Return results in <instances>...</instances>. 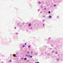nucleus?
Here are the masks:
<instances>
[{
  "mask_svg": "<svg viewBox=\"0 0 63 63\" xmlns=\"http://www.w3.org/2000/svg\"><path fill=\"white\" fill-rule=\"evenodd\" d=\"M48 55H49V54H48Z\"/></svg>",
  "mask_w": 63,
  "mask_h": 63,
  "instance_id": "cd10ccee",
  "label": "nucleus"
},
{
  "mask_svg": "<svg viewBox=\"0 0 63 63\" xmlns=\"http://www.w3.org/2000/svg\"><path fill=\"white\" fill-rule=\"evenodd\" d=\"M25 56H26V57H30V55H28L27 54H26V55H25Z\"/></svg>",
  "mask_w": 63,
  "mask_h": 63,
  "instance_id": "f257e3e1",
  "label": "nucleus"
},
{
  "mask_svg": "<svg viewBox=\"0 0 63 63\" xmlns=\"http://www.w3.org/2000/svg\"><path fill=\"white\" fill-rule=\"evenodd\" d=\"M16 35H18V33H16Z\"/></svg>",
  "mask_w": 63,
  "mask_h": 63,
  "instance_id": "4be33fe9",
  "label": "nucleus"
},
{
  "mask_svg": "<svg viewBox=\"0 0 63 63\" xmlns=\"http://www.w3.org/2000/svg\"><path fill=\"white\" fill-rule=\"evenodd\" d=\"M51 17H52L51 16H49V18H51Z\"/></svg>",
  "mask_w": 63,
  "mask_h": 63,
  "instance_id": "423d86ee",
  "label": "nucleus"
},
{
  "mask_svg": "<svg viewBox=\"0 0 63 63\" xmlns=\"http://www.w3.org/2000/svg\"><path fill=\"white\" fill-rule=\"evenodd\" d=\"M33 53V52H31V53Z\"/></svg>",
  "mask_w": 63,
  "mask_h": 63,
  "instance_id": "bb28decb",
  "label": "nucleus"
},
{
  "mask_svg": "<svg viewBox=\"0 0 63 63\" xmlns=\"http://www.w3.org/2000/svg\"><path fill=\"white\" fill-rule=\"evenodd\" d=\"M59 58H58V59H56V60H58H58H59Z\"/></svg>",
  "mask_w": 63,
  "mask_h": 63,
  "instance_id": "4468645a",
  "label": "nucleus"
},
{
  "mask_svg": "<svg viewBox=\"0 0 63 63\" xmlns=\"http://www.w3.org/2000/svg\"><path fill=\"white\" fill-rule=\"evenodd\" d=\"M54 7H56V5L55 4V5H54Z\"/></svg>",
  "mask_w": 63,
  "mask_h": 63,
  "instance_id": "dca6fc26",
  "label": "nucleus"
},
{
  "mask_svg": "<svg viewBox=\"0 0 63 63\" xmlns=\"http://www.w3.org/2000/svg\"><path fill=\"white\" fill-rule=\"evenodd\" d=\"M44 9L45 10H46V8H45Z\"/></svg>",
  "mask_w": 63,
  "mask_h": 63,
  "instance_id": "c756f323",
  "label": "nucleus"
},
{
  "mask_svg": "<svg viewBox=\"0 0 63 63\" xmlns=\"http://www.w3.org/2000/svg\"><path fill=\"white\" fill-rule=\"evenodd\" d=\"M14 29H16V27H15Z\"/></svg>",
  "mask_w": 63,
  "mask_h": 63,
  "instance_id": "72a5a7b5",
  "label": "nucleus"
},
{
  "mask_svg": "<svg viewBox=\"0 0 63 63\" xmlns=\"http://www.w3.org/2000/svg\"><path fill=\"white\" fill-rule=\"evenodd\" d=\"M2 63H3V62H2Z\"/></svg>",
  "mask_w": 63,
  "mask_h": 63,
  "instance_id": "e433bc0d",
  "label": "nucleus"
},
{
  "mask_svg": "<svg viewBox=\"0 0 63 63\" xmlns=\"http://www.w3.org/2000/svg\"><path fill=\"white\" fill-rule=\"evenodd\" d=\"M16 57H17V56H16Z\"/></svg>",
  "mask_w": 63,
  "mask_h": 63,
  "instance_id": "f704fd0d",
  "label": "nucleus"
},
{
  "mask_svg": "<svg viewBox=\"0 0 63 63\" xmlns=\"http://www.w3.org/2000/svg\"><path fill=\"white\" fill-rule=\"evenodd\" d=\"M35 63H39V62H35Z\"/></svg>",
  "mask_w": 63,
  "mask_h": 63,
  "instance_id": "6ab92c4d",
  "label": "nucleus"
},
{
  "mask_svg": "<svg viewBox=\"0 0 63 63\" xmlns=\"http://www.w3.org/2000/svg\"><path fill=\"white\" fill-rule=\"evenodd\" d=\"M31 26V23H30L29 24V27H30Z\"/></svg>",
  "mask_w": 63,
  "mask_h": 63,
  "instance_id": "7ed1b4c3",
  "label": "nucleus"
},
{
  "mask_svg": "<svg viewBox=\"0 0 63 63\" xmlns=\"http://www.w3.org/2000/svg\"><path fill=\"white\" fill-rule=\"evenodd\" d=\"M58 17H59V16H58L57 17V18H58Z\"/></svg>",
  "mask_w": 63,
  "mask_h": 63,
  "instance_id": "473e14b6",
  "label": "nucleus"
},
{
  "mask_svg": "<svg viewBox=\"0 0 63 63\" xmlns=\"http://www.w3.org/2000/svg\"><path fill=\"white\" fill-rule=\"evenodd\" d=\"M40 13H42V12H40Z\"/></svg>",
  "mask_w": 63,
  "mask_h": 63,
  "instance_id": "c9c22d12",
  "label": "nucleus"
},
{
  "mask_svg": "<svg viewBox=\"0 0 63 63\" xmlns=\"http://www.w3.org/2000/svg\"><path fill=\"white\" fill-rule=\"evenodd\" d=\"M56 54H57V52H56Z\"/></svg>",
  "mask_w": 63,
  "mask_h": 63,
  "instance_id": "5701e85b",
  "label": "nucleus"
},
{
  "mask_svg": "<svg viewBox=\"0 0 63 63\" xmlns=\"http://www.w3.org/2000/svg\"><path fill=\"white\" fill-rule=\"evenodd\" d=\"M50 49L51 50V49H52V48H50Z\"/></svg>",
  "mask_w": 63,
  "mask_h": 63,
  "instance_id": "c85d7f7f",
  "label": "nucleus"
},
{
  "mask_svg": "<svg viewBox=\"0 0 63 63\" xmlns=\"http://www.w3.org/2000/svg\"><path fill=\"white\" fill-rule=\"evenodd\" d=\"M10 62H12V60H10Z\"/></svg>",
  "mask_w": 63,
  "mask_h": 63,
  "instance_id": "412c9836",
  "label": "nucleus"
},
{
  "mask_svg": "<svg viewBox=\"0 0 63 63\" xmlns=\"http://www.w3.org/2000/svg\"><path fill=\"white\" fill-rule=\"evenodd\" d=\"M25 47V46L24 45L22 46L23 47Z\"/></svg>",
  "mask_w": 63,
  "mask_h": 63,
  "instance_id": "9b49d317",
  "label": "nucleus"
},
{
  "mask_svg": "<svg viewBox=\"0 0 63 63\" xmlns=\"http://www.w3.org/2000/svg\"><path fill=\"white\" fill-rule=\"evenodd\" d=\"M50 38L49 37L48 38V40H50Z\"/></svg>",
  "mask_w": 63,
  "mask_h": 63,
  "instance_id": "b1692460",
  "label": "nucleus"
},
{
  "mask_svg": "<svg viewBox=\"0 0 63 63\" xmlns=\"http://www.w3.org/2000/svg\"><path fill=\"white\" fill-rule=\"evenodd\" d=\"M10 55L11 56V55Z\"/></svg>",
  "mask_w": 63,
  "mask_h": 63,
  "instance_id": "ea45409f",
  "label": "nucleus"
},
{
  "mask_svg": "<svg viewBox=\"0 0 63 63\" xmlns=\"http://www.w3.org/2000/svg\"><path fill=\"white\" fill-rule=\"evenodd\" d=\"M37 54H38L37 53H36L35 54V55H37Z\"/></svg>",
  "mask_w": 63,
  "mask_h": 63,
  "instance_id": "aec40b11",
  "label": "nucleus"
},
{
  "mask_svg": "<svg viewBox=\"0 0 63 63\" xmlns=\"http://www.w3.org/2000/svg\"><path fill=\"white\" fill-rule=\"evenodd\" d=\"M54 51H54V50L52 51L51 52L52 53H54Z\"/></svg>",
  "mask_w": 63,
  "mask_h": 63,
  "instance_id": "20e7f679",
  "label": "nucleus"
},
{
  "mask_svg": "<svg viewBox=\"0 0 63 63\" xmlns=\"http://www.w3.org/2000/svg\"><path fill=\"white\" fill-rule=\"evenodd\" d=\"M45 25V24H43V26H44Z\"/></svg>",
  "mask_w": 63,
  "mask_h": 63,
  "instance_id": "a878e982",
  "label": "nucleus"
},
{
  "mask_svg": "<svg viewBox=\"0 0 63 63\" xmlns=\"http://www.w3.org/2000/svg\"><path fill=\"white\" fill-rule=\"evenodd\" d=\"M41 7H42V6H41Z\"/></svg>",
  "mask_w": 63,
  "mask_h": 63,
  "instance_id": "58836bf2",
  "label": "nucleus"
},
{
  "mask_svg": "<svg viewBox=\"0 0 63 63\" xmlns=\"http://www.w3.org/2000/svg\"><path fill=\"white\" fill-rule=\"evenodd\" d=\"M30 58H32V56H30Z\"/></svg>",
  "mask_w": 63,
  "mask_h": 63,
  "instance_id": "ddd939ff",
  "label": "nucleus"
},
{
  "mask_svg": "<svg viewBox=\"0 0 63 63\" xmlns=\"http://www.w3.org/2000/svg\"><path fill=\"white\" fill-rule=\"evenodd\" d=\"M26 59H27V58H24V60H26Z\"/></svg>",
  "mask_w": 63,
  "mask_h": 63,
  "instance_id": "6e6552de",
  "label": "nucleus"
},
{
  "mask_svg": "<svg viewBox=\"0 0 63 63\" xmlns=\"http://www.w3.org/2000/svg\"><path fill=\"white\" fill-rule=\"evenodd\" d=\"M17 63H19V62H18Z\"/></svg>",
  "mask_w": 63,
  "mask_h": 63,
  "instance_id": "4c0bfd02",
  "label": "nucleus"
},
{
  "mask_svg": "<svg viewBox=\"0 0 63 63\" xmlns=\"http://www.w3.org/2000/svg\"><path fill=\"white\" fill-rule=\"evenodd\" d=\"M27 53H28V54H29V52H27Z\"/></svg>",
  "mask_w": 63,
  "mask_h": 63,
  "instance_id": "f3484780",
  "label": "nucleus"
},
{
  "mask_svg": "<svg viewBox=\"0 0 63 63\" xmlns=\"http://www.w3.org/2000/svg\"><path fill=\"white\" fill-rule=\"evenodd\" d=\"M24 59V58L22 57L21 58V60H23Z\"/></svg>",
  "mask_w": 63,
  "mask_h": 63,
  "instance_id": "1a4fd4ad",
  "label": "nucleus"
},
{
  "mask_svg": "<svg viewBox=\"0 0 63 63\" xmlns=\"http://www.w3.org/2000/svg\"><path fill=\"white\" fill-rule=\"evenodd\" d=\"M48 13L49 14H50V11H49L48 12Z\"/></svg>",
  "mask_w": 63,
  "mask_h": 63,
  "instance_id": "2eb2a0df",
  "label": "nucleus"
},
{
  "mask_svg": "<svg viewBox=\"0 0 63 63\" xmlns=\"http://www.w3.org/2000/svg\"><path fill=\"white\" fill-rule=\"evenodd\" d=\"M43 17H44V18L46 17V16H43Z\"/></svg>",
  "mask_w": 63,
  "mask_h": 63,
  "instance_id": "0eeeda50",
  "label": "nucleus"
},
{
  "mask_svg": "<svg viewBox=\"0 0 63 63\" xmlns=\"http://www.w3.org/2000/svg\"><path fill=\"white\" fill-rule=\"evenodd\" d=\"M38 3H39V4H41V2L39 1L38 2Z\"/></svg>",
  "mask_w": 63,
  "mask_h": 63,
  "instance_id": "9d476101",
  "label": "nucleus"
},
{
  "mask_svg": "<svg viewBox=\"0 0 63 63\" xmlns=\"http://www.w3.org/2000/svg\"><path fill=\"white\" fill-rule=\"evenodd\" d=\"M28 47L29 48H30V46H28Z\"/></svg>",
  "mask_w": 63,
  "mask_h": 63,
  "instance_id": "f8f14e48",
  "label": "nucleus"
},
{
  "mask_svg": "<svg viewBox=\"0 0 63 63\" xmlns=\"http://www.w3.org/2000/svg\"><path fill=\"white\" fill-rule=\"evenodd\" d=\"M40 11V9H38V11Z\"/></svg>",
  "mask_w": 63,
  "mask_h": 63,
  "instance_id": "7c9ffc66",
  "label": "nucleus"
},
{
  "mask_svg": "<svg viewBox=\"0 0 63 63\" xmlns=\"http://www.w3.org/2000/svg\"><path fill=\"white\" fill-rule=\"evenodd\" d=\"M26 45V43H25V45Z\"/></svg>",
  "mask_w": 63,
  "mask_h": 63,
  "instance_id": "393cba45",
  "label": "nucleus"
},
{
  "mask_svg": "<svg viewBox=\"0 0 63 63\" xmlns=\"http://www.w3.org/2000/svg\"><path fill=\"white\" fill-rule=\"evenodd\" d=\"M13 56H14V57H16V55L15 54H14L13 55Z\"/></svg>",
  "mask_w": 63,
  "mask_h": 63,
  "instance_id": "39448f33",
  "label": "nucleus"
},
{
  "mask_svg": "<svg viewBox=\"0 0 63 63\" xmlns=\"http://www.w3.org/2000/svg\"><path fill=\"white\" fill-rule=\"evenodd\" d=\"M42 21H43V22H44V21H45V20H42Z\"/></svg>",
  "mask_w": 63,
  "mask_h": 63,
  "instance_id": "a211bd4d",
  "label": "nucleus"
},
{
  "mask_svg": "<svg viewBox=\"0 0 63 63\" xmlns=\"http://www.w3.org/2000/svg\"><path fill=\"white\" fill-rule=\"evenodd\" d=\"M20 26H19L20 27H22V25L21 23L20 24Z\"/></svg>",
  "mask_w": 63,
  "mask_h": 63,
  "instance_id": "f03ea898",
  "label": "nucleus"
},
{
  "mask_svg": "<svg viewBox=\"0 0 63 63\" xmlns=\"http://www.w3.org/2000/svg\"><path fill=\"white\" fill-rule=\"evenodd\" d=\"M16 54H18V53H16Z\"/></svg>",
  "mask_w": 63,
  "mask_h": 63,
  "instance_id": "2f4dec72",
  "label": "nucleus"
}]
</instances>
